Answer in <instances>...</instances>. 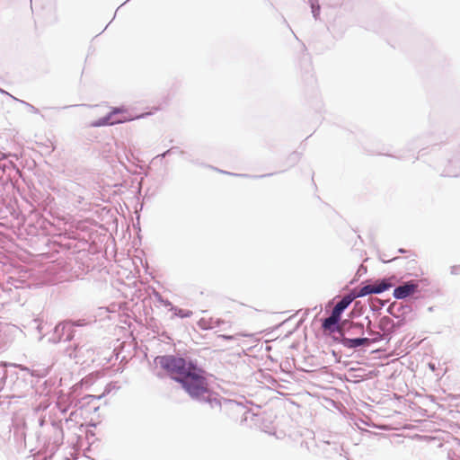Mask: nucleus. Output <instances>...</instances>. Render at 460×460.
<instances>
[{
  "mask_svg": "<svg viewBox=\"0 0 460 460\" xmlns=\"http://www.w3.org/2000/svg\"><path fill=\"white\" fill-rule=\"evenodd\" d=\"M76 402L73 397L72 393H61L58 397L57 407L61 413L67 412L71 408L75 407Z\"/></svg>",
  "mask_w": 460,
  "mask_h": 460,
  "instance_id": "obj_5",
  "label": "nucleus"
},
{
  "mask_svg": "<svg viewBox=\"0 0 460 460\" xmlns=\"http://www.w3.org/2000/svg\"><path fill=\"white\" fill-rule=\"evenodd\" d=\"M370 343L369 338H343L341 344L348 349H355Z\"/></svg>",
  "mask_w": 460,
  "mask_h": 460,
  "instance_id": "obj_10",
  "label": "nucleus"
},
{
  "mask_svg": "<svg viewBox=\"0 0 460 460\" xmlns=\"http://www.w3.org/2000/svg\"><path fill=\"white\" fill-rule=\"evenodd\" d=\"M44 424H45V420H44V419H40V427H43V426H44Z\"/></svg>",
  "mask_w": 460,
  "mask_h": 460,
  "instance_id": "obj_25",
  "label": "nucleus"
},
{
  "mask_svg": "<svg viewBox=\"0 0 460 460\" xmlns=\"http://www.w3.org/2000/svg\"><path fill=\"white\" fill-rule=\"evenodd\" d=\"M366 320L367 321V331L368 335H370L372 338L370 339V342H377L379 341L385 340L384 335L381 334V332H376L371 330V320L368 317H366Z\"/></svg>",
  "mask_w": 460,
  "mask_h": 460,
  "instance_id": "obj_13",
  "label": "nucleus"
},
{
  "mask_svg": "<svg viewBox=\"0 0 460 460\" xmlns=\"http://www.w3.org/2000/svg\"><path fill=\"white\" fill-rule=\"evenodd\" d=\"M341 321V316L337 314H334L332 311V314L329 317L325 318L322 323V327L324 330L334 332L335 330L340 331V329H345L346 322H343L341 326H339V322Z\"/></svg>",
  "mask_w": 460,
  "mask_h": 460,
  "instance_id": "obj_7",
  "label": "nucleus"
},
{
  "mask_svg": "<svg viewBox=\"0 0 460 460\" xmlns=\"http://www.w3.org/2000/svg\"><path fill=\"white\" fill-rule=\"evenodd\" d=\"M125 111L121 108H114L106 116L93 121L92 127H102L108 125H114L118 123H123L130 119L124 115Z\"/></svg>",
  "mask_w": 460,
  "mask_h": 460,
  "instance_id": "obj_2",
  "label": "nucleus"
},
{
  "mask_svg": "<svg viewBox=\"0 0 460 460\" xmlns=\"http://www.w3.org/2000/svg\"><path fill=\"white\" fill-rule=\"evenodd\" d=\"M402 306L401 305L393 304V305H391L389 306V308H388V312H389L392 315H394V316H395V317H398L399 315H398V314H397V313H399V312L401 311V309H402Z\"/></svg>",
  "mask_w": 460,
  "mask_h": 460,
  "instance_id": "obj_18",
  "label": "nucleus"
},
{
  "mask_svg": "<svg viewBox=\"0 0 460 460\" xmlns=\"http://www.w3.org/2000/svg\"><path fill=\"white\" fill-rule=\"evenodd\" d=\"M172 153H174V148H170V149H168L167 151H165L164 153H163V154H161V155H158L156 156V158H158V157H165L166 155H170V154H172Z\"/></svg>",
  "mask_w": 460,
  "mask_h": 460,
  "instance_id": "obj_21",
  "label": "nucleus"
},
{
  "mask_svg": "<svg viewBox=\"0 0 460 460\" xmlns=\"http://www.w3.org/2000/svg\"><path fill=\"white\" fill-rule=\"evenodd\" d=\"M155 296L158 302H160L161 304L164 302V299L160 295L156 294Z\"/></svg>",
  "mask_w": 460,
  "mask_h": 460,
  "instance_id": "obj_24",
  "label": "nucleus"
},
{
  "mask_svg": "<svg viewBox=\"0 0 460 460\" xmlns=\"http://www.w3.org/2000/svg\"><path fill=\"white\" fill-rule=\"evenodd\" d=\"M171 311L174 312V315L180 318H188L192 315V312L190 310H183L181 308H177L175 306H172Z\"/></svg>",
  "mask_w": 460,
  "mask_h": 460,
  "instance_id": "obj_16",
  "label": "nucleus"
},
{
  "mask_svg": "<svg viewBox=\"0 0 460 460\" xmlns=\"http://www.w3.org/2000/svg\"><path fill=\"white\" fill-rule=\"evenodd\" d=\"M222 323L221 320L219 319H213V318H201L199 322H198V325L201 328V329H204V330H208V329H214L217 326H219V324Z\"/></svg>",
  "mask_w": 460,
  "mask_h": 460,
  "instance_id": "obj_11",
  "label": "nucleus"
},
{
  "mask_svg": "<svg viewBox=\"0 0 460 460\" xmlns=\"http://www.w3.org/2000/svg\"><path fill=\"white\" fill-rule=\"evenodd\" d=\"M241 334H236L235 336H229V335H222V338L226 340H234L236 338V336H240Z\"/></svg>",
  "mask_w": 460,
  "mask_h": 460,
  "instance_id": "obj_23",
  "label": "nucleus"
},
{
  "mask_svg": "<svg viewBox=\"0 0 460 460\" xmlns=\"http://www.w3.org/2000/svg\"><path fill=\"white\" fill-rule=\"evenodd\" d=\"M418 285L412 281H408L398 286L394 290V296L396 299H403L412 295L417 290Z\"/></svg>",
  "mask_w": 460,
  "mask_h": 460,
  "instance_id": "obj_6",
  "label": "nucleus"
},
{
  "mask_svg": "<svg viewBox=\"0 0 460 460\" xmlns=\"http://www.w3.org/2000/svg\"><path fill=\"white\" fill-rule=\"evenodd\" d=\"M378 327L384 335V339L389 341L392 333L394 332L395 324L394 321L388 316H383L378 323Z\"/></svg>",
  "mask_w": 460,
  "mask_h": 460,
  "instance_id": "obj_8",
  "label": "nucleus"
},
{
  "mask_svg": "<svg viewBox=\"0 0 460 460\" xmlns=\"http://www.w3.org/2000/svg\"><path fill=\"white\" fill-rule=\"evenodd\" d=\"M352 293H354V296H356V298L358 297H363L371 294H375L372 284H367L363 287H361L358 291L353 290Z\"/></svg>",
  "mask_w": 460,
  "mask_h": 460,
  "instance_id": "obj_14",
  "label": "nucleus"
},
{
  "mask_svg": "<svg viewBox=\"0 0 460 460\" xmlns=\"http://www.w3.org/2000/svg\"><path fill=\"white\" fill-rule=\"evenodd\" d=\"M356 299V296L354 293L350 292L349 294L344 296L333 307L332 312L341 316V314L349 307V305L352 303V301Z\"/></svg>",
  "mask_w": 460,
  "mask_h": 460,
  "instance_id": "obj_9",
  "label": "nucleus"
},
{
  "mask_svg": "<svg viewBox=\"0 0 460 460\" xmlns=\"http://www.w3.org/2000/svg\"><path fill=\"white\" fill-rule=\"evenodd\" d=\"M312 14L315 20L319 18L321 6L318 0H309Z\"/></svg>",
  "mask_w": 460,
  "mask_h": 460,
  "instance_id": "obj_15",
  "label": "nucleus"
},
{
  "mask_svg": "<svg viewBox=\"0 0 460 460\" xmlns=\"http://www.w3.org/2000/svg\"><path fill=\"white\" fill-rule=\"evenodd\" d=\"M155 362L167 371L172 379L179 382L188 394L195 400L208 402L211 408L226 407L235 411L243 410V406L234 401L217 398L208 388L203 371L182 358L167 355L157 357Z\"/></svg>",
  "mask_w": 460,
  "mask_h": 460,
  "instance_id": "obj_1",
  "label": "nucleus"
},
{
  "mask_svg": "<svg viewBox=\"0 0 460 460\" xmlns=\"http://www.w3.org/2000/svg\"><path fill=\"white\" fill-rule=\"evenodd\" d=\"M387 279H380L372 284L375 294H381L391 288Z\"/></svg>",
  "mask_w": 460,
  "mask_h": 460,
  "instance_id": "obj_12",
  "label": "nucleus"
},
{
  "mask_svg": "<svg viewBox=\"0 0 460 460\" xmlns=\"http://www.w3.org/2000/svg\"><path fill=\"white\" fill-rule=\"evenodd\" d=\"M350 328L354 331V332L363 333L364 325L363 323H351Z\"/></svg>",
  "mask_w": 460,
  "mask_h": 460,
  "instance_id": "obj_19",
  "label": "nucleus"
},
{
  "mask_svg": "<svg viewBox=\"0 0 460 460\" xmlns=\"http://www.w3.org/2000/svg\"><path fill=\"white\" fill-rule=\"evenodd\" d=\"M162 305H164V306H170V309L172 308V306H173L172 303L167 299H164Z\"/></svg>",
  "mask_w": 460,
  "mask_h": 460,
  "instance_id": "obj_22",
  "label": "nucleus"
},
{
  "mask_svg": "<svg viewBox=\"0 0 460 460\" xmlns=\"http://www.w3.org/2000/svg\"><path fill=\"white\" fill-rule=\"evenodd\" d=\"M460 271V266L454 265L450 268V273L453 275L458 274Z\"/></svg>",
  "mask_w": 460,
  "mask_h": 460,
  "instance_id": "obj_20",
  "label": "nucleus"
},
{
  "mask_svg": "<svg viewBox=\"0 0 460 460\" xmlns=\"http://www.w3.org/2000/svg\"><path fill=\"white\" fill-rule=\"evenodd\" d=\"M47 429L50 433V436L48 438L49 444H52L55 447L59 446L63 441V429L59 423L53 420L47 426Z\"/></svg>",
  "mask_w": 460,
  "mask_h": 460,
  "instance_id": "obj_4",
  "label": "nucleus"
},
{
  "mask_svg": "<svg viewBox=\"0 0 460 460\" xmlns=\"http://www.w3.org/2000/svg\"><path fill=\"white\" fill-rule=\"evenodd\" d=\"M83 326L84 323L82 321H77L75 323L72 322H64L58 323L55 327V334L58 336V338H52L54 342H58L62 340V336L66 333V336L65 338V341H70L73 338L72 335V327L73 326Z\"/></svg>",
  "mask_w": 460,
  "mask_h": 460,
  "instance_id": "obj_3",
  "label": "nucleus"
},
{
  "mask_svg": "<svg viewBox=\"0 0 460 460\" xmlns=\"http://www.w3.org/2000/svg\"><path fill=\"white\" fill-rule=\"evenodd\" d=\"M6 378L5 365L0 364V391L2 390Z\"/></svg>",
  "mask_w": 460,
  "mask_h": 460,
  "instance_id": "obj_17",
  "label": "nucleus"
}]
</instances>
